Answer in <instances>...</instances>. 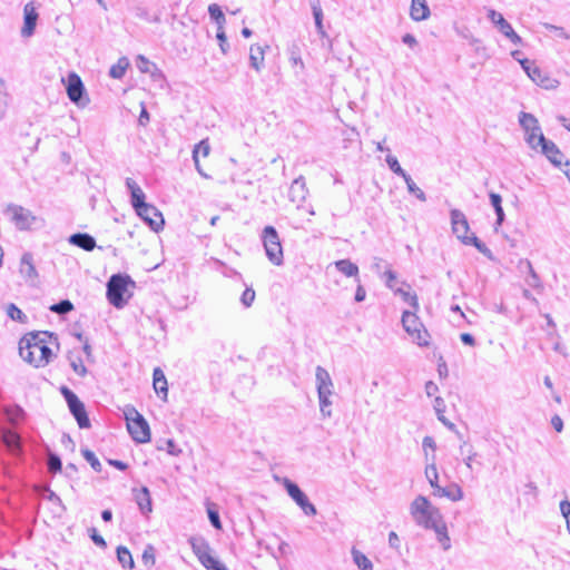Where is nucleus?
<instances>
[{"instance_id":"nucleus-1","label":"nucleus","mask_w":570,"mask_h":570,"mask_svg":"<svg viewBox=\"0 0 570 570\" xmlns=\"http://www.w3.org/2000/svg\"><path fill=\"white\" fill-rule=\"evenodd\" d=\"M50 345H56L59 350L57 334L49 331L29 332L19 341V354L23 361L36 368L45 367L55 356Z\"/></svg>"},{"instance_id":"nucleus-2","label":"nucleus","mask_w":570,"mask_h":570,"mask_svg":"<svg viewBox=\"0 0 570 570\" xmlns=\"http://www.w3.org/2000/svg\"><path fill=\"white\" fill-rule=\"evenodd\" d=\"M411 514L415 522L425 528L434 530L438 541L441 543L443 550H449L451 547L448 528L443 521V517L436 507H433L428 498L419 495L411 503Z\"/></svg>"},{"instance_id":"nucleus-3","label":"nucleus","mask_w":570,"mask_h":570,"mask_svg":"<svg viewBox=\"0 0 570 570\" xmlns=\"http://www.w3.org/2000/svg\"><path fill=\"white\" fill-rule=\"evenodd\" d=\"M129 286L135 287V281L127 274H114L106 285V297L110 305L122 308L131 297Z\"/></svg>"},{"instance_id":"nucleus-4","label":"nucleus","mask_w":570,"mask_h":570,"mask_svg":"<svg viewBox=\"0 0 570 570\" xmlns=\"http://www.w3.org/2000/svg\"><path fill=\"white\" fill-rule=\"evenodd\" d=\"M124 416L127 430L136 443H148L151 439L150 428L147 420L140 414L134 405L124 407Z\"/></svg>"},{"instance_id":"nucleus-5","label":"nucleus","mask_w":570,"mask_h":570,"mask_svg":"<svg viewBox=\"0 0 570 570\" xmlns=\"http://www.w3.org/2000/svg\"><path fill=\"white\" fill-rule=\"evenodd\" d=\"M59 392L63 396L69 412L75 417L78 426L80 429H89L91 423L83 402L66 385H61Z\"/></svg>"},{"instance_id":"nucleus-6","label":"nucleus","mask_w":570,"mask_h":570,"mask_svg":"<svg viewBox=\"0 0 570 570\" xmlns=\"http://www.w3.org/2000/svg\"><path fill=\"white\" fill-rule=\"evenodd\" d=\"M417 311H404L402 314V325L405 332L411 335L414 342L420 346H429V332L416 315Z\"/></svg>"},{"instance_id":"nucleus-7","label":"nucleus","mask_w":570,"mask_h":570,"mask_svg":"<svg viewBox=\"0 0 570 570\" xmlns=\"http://www.w3.org/2000/svg\"><path fill=\"white\" fill-rule=\"evenodd\" d=\"M262 240L269 262L276 266H281L284 262V256L276 228L274 226H266L263 229Z\"/></svg>"},{"instance_id":"nucleus-8","label":"nucleus","mask_w":570,"mask_h":570,"mask_svg":"<svg viewBox=\"0 0 570 570\" xmlns=\"http://www.w3.org/2000/svg\"><path fill=\"white\" fill-rule=\"evenodd\" d=\"M4 214L10 215L11 222L18 230H30L41 222L31 210L16 204H9L4 209Z\"/></svg>"},{"instance_id":"nucleus-9","label":"nucleus","mask_w":570,"mask_h":570,"mask_svg":"<svg viewBox=\"0 0 570 570\" xmlns=\"http://www.w3.org/2000/svg\"><path fill=\"white\" fill-rule=\"evenodd\" d=\"M283 485L291 499L302 509L306 515H315L317 510L309 501L306 493L292 480L285 478Z\"/></svg>"},{"instance_id":"nucleus-10","label":"nucleus","mask_w":570,"mask_h":570,"mask_svg":"<svg viewBox=\"0 0 570 570\" xmlns=\"http://www.w3.org/2000/svg\"><path fill=\"white\" fill-rule=\"evenodd\" d=\"M67 95L70 101L76 104L78 107H86L89 104V98L86 94L85 86L81 78L72 72L67 79Z\"/></svg>"},{"instance_id":"nucleus-11","label":"nucleus","mask_w":570,"mask_h":570,"mask_svg":"<svg viewBox=\"0 0 570 570\" xmlns=\"http://www.w3.org/2000/svg\"><path fill=\"white\" fill-rule=\"evenodd\" d=\"M487 18L497 27V29L508 38L513 45L521 46L522 38L514 31L511 23L494 9H488Z\"/></svg>"},{"instance_id":"nucleus-12","label":"nucleus","mask_w":570,"mask_h":570,"mask_svg":"<svg viewBox=\"0 0 570 570\" xmlns=\"http://www.w3.org/2000/svg\"><path fill=\"white\" fill-rule=\"evenodd\" d=\"M519 124L525 131V141L532 149H537L535 142L541 131L538 119L529 112L521 111L519 115Z\"/></svg>"},{"instance_id":"nucleus-13","label":"nucleus","mask_w":570,"mask_h":570,"mask_svg":"<svg viewBox=\"0 0 570 570\" xmlns=\"http://www.w3.org/2000/svg\"><path fill=\"white\" fill-rule=\"evenodd\" d=\"M135 212L153 232L158 233L164 228L165 220L163 214L153 204L147 203L146 208L139 207Z\"/></svg>"},{"instance_id":"nucleus-14","label":"nucleus","mask_w":570,"mask_h":570,"mask_svg":"<svg viewBox=\"0 0 570 570\" xmlns=\"http://www.w3.org/2000/svg\"><path fill=\"white\" fill-rule=\"evenodd\" d=\"M0 439L10 454L18 459L23 458V440L22 436L17 431L11 429H3Z\"/></svg>"},{"instance_id":"nucleus-15","label":"nucleus","mask_w":570,"mask_h":570,"mask_svg":"<svg viewBox=\"0 0 570 570\" xmlns=\"http://www.w3.org/2000/svg\"><path fill=\"white\" fill-rule=\"evenodd\" d=\"M535 145L541 147V153L553 166L561 168L564 155L552 140L547 139L542 132H539Z\"/></svg>"},{"instance_id":"nucleus-16","label":"nucleus","mask_w":570,"mask_h":570,"mask_svg":"<svg viewBox=\"0 0 570 570\" xmlns=\"http://www.w3.org/2000/svg\"><path fill=\"white\" fill-rule=\"evenodd\" d=\"M451 225L453 234L463 243L464 237H470L468 235L470 230V226L466 219V216L460 209H452L450 212Z\"/></svg>"},{"instance_id":"nucleus-17","label":"nucleus","mask_w":570,"mask_h":570,"mask_svg":"<svg viewBox=\"0 0 570 570\" xmlns=\"http://www.w3.org/2000/svg\"><path fill=\"white\" fill-rule=\"evenodd\" d=\"M19 273L26 279V282L35 284V281L38 278V272L33 263L32 253L26 252L22 254L20 259Z\"/></svg>"},{"instance_id":"nucleus-18","label":"nucleus","mask_w":570,"mask_h":570,"mask_svg":"<svg viewBox=\"0 0 570 570\" xmlns=\"http://www.w3.org/2000/svg\"><path fill=\"white\" fill-rule=\"evenodd\" d=\"M125 185L130 193V204L136 210L139 207L146 208V195L137 181L132 178H126Z\"/></svg>"},{"instance_id":"nucleus-19","label":"nucleus","mask_w":570,"mask_h":570,"mask_svg":"<svg viewBox=\"0 0 570 570\" xmlns=\"http://www.w3.org/2000/svg\"><path fill=\"white\" fill-rule=\"evenodd\" d=\"M38 17L39 16L33 3H27L23 9V27L21 29V35L23 37H30L35 33Z\"/></svg>"},{"instance_id":"nucleus-20","label":"nucleus","mask_w":570,"mask_h":570,"mask_svg":"<svg viewBox=\"0 0 570 570\" xmlns=\"http://www.w3.org/2000/svg\"><path fill=\"white\" fill-rule=\"evenodd\" d=\"M135 501L144 515H148L153 511L150 491L147 487L134 489Z\"/></svg>"},{"instance_id":"nucleus-21","label":"nucleus","mask_w":570,"mask_h":570,"mask_svg":"<svg viewBox=\"0 0 570 570\" xmlns=\"http://www.w3.org/2000/svg\"><path fill=\"white\" fill-rule=\"evenodd\" d=\"M68 242L86 252H91L97 246L95 237L88 233H75L69 236Z\"/></svg>"},{"instance_id":"nucleus-22","label":"nucleus","mask_w":570,"mask_h":570,"mask_svg":"<svg viewBox=\"0 0 570 570\" xmlns=\"http://www.w3.org/2000/svg\"><path fill=\"white\" fill-rule=\"evenodd\" d=\"M431 14L426 0H412L410 8V17L414 21H424Z\"/></svg>"},{"instance_id":"nucleus-23","label":"nucleus","mask_w":570,"mask_h":570,"mask_svg":"<svg viewBox=\"0 0 570 570\" xmlns=\"http://www.w3.org/2000/svg\"><path fill=\"white\" fill-rule=\"evenodd\" d=\"M316 389L317 393L326 392L333 393V381L330 373L322 366H317L315 370Z\"/></svg>"},{"instance_id":"nucleus-24","label":"nucleus","mask_w":570,"mask_h":570,"mask_svg":"<svg viewBox=\"0 0 570 570\" xmlns=\"http://www.w3.org/2000/svg\"><path fill=\"white\" fill-rule=\"evenodd\" d=\"M335 268L346 277H353L355 282H360L358 266L348 258L338 259L333 263Z\"/></svg>"},{"instance_id":"nucleus-25","label":"nucleus","mask_w":570,"mask_h":570,"mask_svg":"<svg viewBox=\"0 0 570 570\" xmlns=\"http://www.w3.org/2000/svg\"><path fill=\"white\" fill-rule=\"evenodd\" d=\"M307 194L308 190L306 188L305 178L299 176L298 178L294 179L289 187V197L292 202H303L305 200Z\"/></svg>"},{"instance_id":"nucleus-26","label":"nucleus","mask_w":570,"mask_h":570,"mask_svg":"<svg viewBox=\"0 0 570 570\" xmlns=\"http://www.w3.org/2000/svg\"><path fill=\"white\" fill-rule=\"evenodd\" d=\"M489 199H490V204L493 207V210L497 216L495 223H494V230L497 232L499 226H501L505 219V214H504V210L502 207V197L494 191H490Z\"/></svg>"},{"instance_id":"nucleus-27","label":"nucleus","mask_w":570,"mask_h":570,"mask_svg":"<svg viewBox=\"0 0 570 570\" xmlns=\"http://www.w3.org/2000/svg\"><path fill=\"white\" fill-rule=\"evenodd\" d=\"M153 385L155 389V392L158 396H161L164 400H166L168 394V384L166 376L161 368L156 367L153 373Z\"/></svg>"},{"instance_id":"nucleus-28","label":"nucleus","mask_w":570,"mask_h":570,"mask_svg":"<svg viewBox=\"0 0 570 570\" xmlns=\"http://www.w3.org/2000/svg\"><path fill=\"white\" fill-rule=\"evenodd\" d=\"M433 495L444 497L453 502H456L463 499V490L459 484L451 483L448 487L439 488L436 492H433Z\"/></svg>"},{"instance_id":"nucleus-29","label":"nucleus","mask_w":570,"mask_h":570,"mask_svg":"<svg viewBox=\"0 0 570 570\" xmlns=\"http://www.w3.org/2000/svg\"><path fill=\"white\" fill-rule=\"evenodd\" d=\"M529 78L544 89H553L558 86V81L547 76L539 67L532 68V72Z\"/></svg>"},{"instance_id":"nucleus-30","label":"nucleus","mask_w":570,"mask_h":570,"mask_svg":"<svg viewBox=\"0 0 570 570\" xmlns=\"http://www.w3.org/2000/svg\"><path fill=\"white\" fill-rule=\"evenodd\" d=\"M311 9L315 21L316 31L321 38H326L327 33L323 24V10L320 0L311 1Z\"/></svg>"},{"instance_id":"nucleus-31","label":"nucleus","mask_w":570,"mask_h":570,"mask_svg":"<svg viewBox=\"0 0 570 570\" xmlns=\"http://www.w3.org/2000/svg\"><path fill=\"white\" fill-rule=\"evenodd\" d=\"M463 244L469 245V246H474L488 259L494 261V255H493L492 250L474 234H471L470 237H464Z\"/></svg>"},{"instance_id":"nucleus-32","label":"nucleus","mask_w":570,"mask_h":570,"mask_svg":"<svg viewBox=\"0 0 570 570\" xmlns=\"http://www.w3.org/2000/svg\"><path fill=\"white\" fill-rule=\"evenodd\" d=\"M249 65L256 71L264 66V49L258 45H253L249 49Z\"/></svg>"},{"instance_id":"nucleus-33","label":"nucleus","mask_w":570,"mask_h":570,"mask_svg":"<svg viewBox=\"0 0 570 570\" xmlns=\"http://www.w3.org/2000/svg\"><path fill=\"white\" fill-rule=\"evenodd\" d=\"M116 554H117V560L121 564L122 568L129 569V570L135 568V562H134L132 556L126 547H124V546L117 547Z\"/></svg>"},{"instance_id":"nucleus-34","label":"nucleus","mask_w":570,"mask_h":570,"mask_svg":"<svg viewBox=\"0 0 570 570\" xmlns=\"http://www.w3.org/2000/svg\"><path fill=\"white\" fill-rule=\"evenodd\" d=\"M46 464H47L48 472L51 474H57V473L62 472V461H61L60 456L57 453L50 451L49 449L47 452Z\"/></svg>"},{"instance_id":"nucleus-35","label":"nucleus","mask_w":570,"mask_h":570,"mask_svg":"<svg viewBox=\"0 0 570 570\" xmlns=\"http://www.w3.org/2000/svg\"><path fill=\"white\" fill-rule=\"evenodd\" d=\"M130 66L128 58L121 57L118 59L117 63L112 65L109 69V76L114 79H121L127 68Z\"/></svg>"},{"instance_id":"nucleus-36","label":"nucleus","mask_w":570,"mask_h":570,"mask_svg":"<svg viewBox=\"0 0 570 570\" xmlns=\"http://www.w3.org/2000/svg\"><path fill=\"white\" fill-rule=\"evenodd\" d=\"M134 14L149 23H159L160 22V16L159 14H151L149 10L140 4H137L132 8Z\"/></svg>"},{"instance_id":"nucleus-37","label":"nucleus","mask_w":570,"mask_h":570,"mask_svg":"<svg viewBox=\"0 0 570 570\" xmlns=\"http://www.w3.org/2000/svg\"><path fill=\"white\" fill-rule=\"evenodd\" d=\"M189 543L191 546V549L194 553L197 556L198 560L200 561V557L204 556V553H210V547L208 542L203 538H190Z\"/></svg>"},{"instance_id":"nucleus-38","label":"nucleus","mask_w":570,"mask_h":570,"mask_svg":"<svg viewBox=\"0 0 570 570\" xmlns=\"http://www.w3.org/2000/svg\"><path fill=\"white\" fill-rule=\"evenodd\" d=\"M351 553H352V557H353V561L358 567V569H361V570H373L372 561L363 552H361L357 549L353 548Z\"/></svg>"},{"instance_id":"nucleus-39","label":"nucleus","mask_w":570,"mask_h":570,"mask_svg":"<svg viewBox=\"0 0 570 570\" xmlns=\"http://www.w3.org/2000/svg\"><path fill=\"white\" fill-rule=\"evenodd\" d=\"M207 570H224L226 566L212 553H204L199 561Z\"/></svg>"},{"instance_id":"nucleus-40","label":"nucleus","mask_w":570,"mask_h":570,"mask_svg":"<svg viewBox=\"0 0 570 570\" xmlns=\"http://www.w3.org/2000/svg\"><path fill=\"white\" fill-rule=\"evenodd\" d=\"M208 13L210 19L216 22L217 29H223L226 22V18L222 8L216 3L209 4Z\"/></svg>"},{"instance_id":"nucleus-41","label":"nucleus","mask_w":570,"mask_h":570,"mask_svg":"<svg viewBox=\"0 0 570 570\" xmlns=\"http://www.w3.org/2000/svg\"><path fill=\"white\" fill-rule=\"evenodd\" d=\"M7 315L12 321L19 322L20 324L28 323V316L14 303L7 305Z\"/></svg>"},{"instance_id":"nucleus-42","label":"nucleus","mask_w":570,"mask_h":570,"mask_svg":"<svg viewBox=\"0 0 570 570\" xmlns=\"http://www.w3.org/2000/svg\"><path fill=\"white\" fill-rule=\"evenodd\" d=\"M332 394L333 393H326V392L317 393L318 402H320V411L324 417H331V415H332V411H331L332 401L330 400Z\"/></svg>"},{"instance_id":"nucleus-43","label":"nucleus","mask_w":570,"mask_h":570,"mask_svg":"<svg viewBox=\"0 0 570 570\" xmlns=\"http://www.w3.org/2000/svg\"><path fill=\"white\" fill-rule=\"evenodd\" d=\"M10 96L6 89V80L0 77V120L4 118Z\"/></svg>"},{"instance_id":"nucleus-44","label":"nucleus","mask_w":570,"mask_h":570,"mask_svg":"<svg viewBox=\"0 0 570 570\" xmlns=\"http://www.w3.org/2000/svg\"><path fill=\"white\" fill-rule=\"evenodd\" d=\"M207 515L213 528L220 530L223 528L218 508L215 503H207Z\"/></svg>"},{"instance_id":"nucleus-45","label":"nucleus","mask_w":570,"mask_h":570,"mask_svg":"<svg viewBox=\"0 0 570 570\" xmlns=\"http://www.w3.org/2000/svg\"><path fill=\"white\" fill-rule=\"evenodd\" d=\"M73 304L69 299H61L56 304H52L49 309L58 315H66L73 309Z\"/></svg>"},{"instance_id":"nucleus-46","label":"nucleus","mask_w":570,"mask_h":570,"mask_svg":"<svg viewBox=\"0 0 570 570\" xmlns=\"http://www.w3.org/2000/svg\"><path fill=\"white\" fill-rule=\"evenodd\" d=\"M403 179L406 184L410 194L414 195L421 202L426 200L425 193L420 187L416 186V184L413 181L410 175H406Z\"/></svg>"},{"instance_id":"nucleus-47","label":"nucleus","mask_w":570,"mask_h":570,"mask_svg":"<svg viewBox=\"0 0 570 570\" xmlns=\"http://www.w3.org/2000/svg\"><path fill=\"white\" fill-rule=\"evenodd\" d=\"M81 455L90 464L94 471L100 472L102 465L96 454L89 449H81Z\"/></svg>"},{"instance_id":"nucleus-48","label":"nucleus","mask_w":570,"mask_h":570,"mask_svg":"<svg viewBox=\"0 0 570 570\" xmlns=\"http://www.w3.org/2000/svg\"><path fill=\"white\" fill-rule=\"evenodd\" d=\"M385 161L392 173L395 175L404 178L406 175H409L400 165L397 158L391 154H389L385 158Z\"/></svg>"},{"instance_id":"nucleus-49","label":"nucleus","mask_w":570,"mask_h":570,"mask_svg":"<svg viewBox=\"0 0 570 570\" xmlns=\"http://www.w3.org/2000/svg\"><path fill=\"white\" fill-rule=\"evenodd\" d=\"M444 409H445V403H444V400L441 397V396H436L434 399V410L436 412V415H438V419L446 426H449L450 429H453L454 428V424L451 423V422H448L446 419L444 417L443 415V412H444Z\"/></svg>"},{"instance_id":"nucleus-50","label":"nucleus","mask_w":570,"mask_h":570,"mask_svg":"<svg viewBox=\"0 0 570 570\" xmlns=\"http://www.w3.org/2000/svg\"><path fill=\"white\" fill-rule=\"evenodd\" d=\"M70 361V366L79 376L85 377L88 373L87 367L83 365L82 358L78 356L77 358H72L68 356Z\"/></svg>"},{"instance_id":"nucleus-51","label":"nucleus","mask_w":570,"mask_h":570,"mask_svg":"<svg viewBox=\"0 0 570 570\" xmlns=\"http://www.w3.org/2000/svg\"><path fill=\"white\" fill-rule=\"evenodd\" d=\"M210 153V145L208 138L202 139L198 144L195 145L193 149V156L199 157L202 154L204 157H207Z\"/></svg>"},{"instance_id":"nucleus-52","label":"nucleus","mask_w":570,"mask_h":570,"mask_svg":"<svg viewBox=\"0 0 570 570\" xmlns=\"http://www.w3.org/2000/svg\"><path fill=\"white\" fill-rule=\"evenodd\" d=\"M216 39L218 41V45H219L222 53L223 55H227L228 51H229V43L227 41V37H226L225 31H224V28L223 29H217Z\"/></svg>"},{"instance_id":"nucleus-53","label":"nucleus","mask_w":570,"mask_h":570,"mask_svg":"<svg viewBox=\"0 0 570 570\" xmlns=\"http://www.w3.org/2000/svg\"><path fill=\"white\" fill-rule=\"evenodd\" d=\"M399 292L402 294L403 301L407 303L413 308V311H419V299L416 294L404 292L402 289H399Z\"/></svg>"},{"instance_id":"nucleus-54","label":"nucleus","mask_w":570,"mask_h":570,"mask_svg":"<svg viewBox=\"0 0 570 570\" xmlns=\"http://www.w3.org/2000/svg\"><path fill=\"white\" fill-rule=\"evenodd\" d=\"M255 299V291L250 287H246L240 296V302L245 307H250Z\"/></svg>"},{"instance_id":"nucleus-55","label":"nucleus","mask_w":570,"mask_h":570,"mask_svg":"<svg viewBox=\"0 0 570 570\" xmlns=\"http://www.w3.org/2000/svg\"><path fill=\"white\" fill-rule=\"evenodd\" d=\"M7 414L11 423H17L26 415L24 410L20 405H16L14 409L12 411H8Z\"/></svg>"},{"instance_id":"nucleus-56","label":"nucleus","mask_w":570,"mask_h":570,"mask_svg":"<svg viewBox=\"0 0 570 570\" xmlns=\"http://www.w3.org/2000/svg\"><path fill=\"white\" fill-rule=\"evenodd\" d=\"M89 537H90V539L92 540V542L97 547H99L101 549H106L107 548L106 540L98 533L96 528H90L89 529Z\"/></svg>"},{"instance_id":"nucleus-57","label":"nucleus","mask_w":570,"mask_h":570,"mask_svg":"<svg viewBox=\"0 0 570 570\" xmlns=\"http://www.w3.org/2000/svg\"><path fill=\"white\" fill-rule=\"evenodd\" d=\"M142 561L146 566H153L155 563V549L153 546L148 544L142 552Z\"/></svg>"},{"instance_id":"nucleus-58","label":"nucleus","mask_w":570,"mask_h":570,"mask_svg":"<svg viewBox=\"0 0 570 570\" xmlns=\"http://www.w3.org/2000/svg\"><path fill=\"white\" fill-rule=\"evenodd\" d=\"M153 65L155 63L149 61L145 56H138L137 67L141 72L148 73L153 69Z\"/></svg>"},{"instance_id":"nucleus-59","label":"nucleus","mask_w":570,"mask_h":570,"mask_svg":"<svg viewBox=\"0 0 570 570\" xmlns=\"http://www.w3.org/2000/svg\"><path fill=\"white\" fill-rule=\"evenodd\" d=\"M43 497H45V499L52 502L53 504H57V505L63 508L60 497L56 492H53L50 488L46 489V494Z\"/></svg>"},{"instance_id":"nucleus-60","label":"nucleus","mask_w":570,"mask_h":570,"mask_svg":"<svg viewBox=\"0 0 570 570\" xmlns=\"http://www.w3.org/2000/svg\"><path fill=\"white\" fill-rule=\"evenodd\" d=\"M166 451L168 454L173 456H178L181 453V450L177 446L176 442L173 439H168L166 441Z\"/></svg>"},{"instance_id":"nucleus-61","label":"nucleus","mask_w":570,"mask_h":570,"mask_svg":"<svg viewBox=\"0 0 570 570\" xmlns=\"http://www.w3.org/2000/svg\"><path fill=\"white\" fill-rule=\"evenodd\" d=\"M150 120V115L148 112V110L146 109L145 105L141 104V110H140V114H139V117H138V124L140 126H147L148 122Z\"/></svg>"},{"instance_id":"nucleus-62","label":"nucleus","mask_w":570,"mask_h":570,"mask_svg":"<svg viewBox=\"0 0 570 570\" xmlns=\"http://www.w3.org/2000/svg\"><path fill=\"white\" fill-rule=\"evenodd\" d=\"M355 283L357 284V286H356L354 299H355V302L361 303L366 297V291H365L364 286L362 285L361 281L355 282Z\"/></svg>"},{"instance_id":"nucleus-63","label":"nucleus","mask_w":570,"mask_h":570,"mask_svg":"<svg viewBox=\"0 0 570 570\" xmlns=\"http://www.w3.org/2000/svg\"><path fill=\"white\" fill-rule=\"evenodd\" d=\"M148 73H150L154 81L163 82L166 80L164 72L156 65H153V69Z\"/></svg>"},{"instance_id":"nucleus-64","label":"nucleus","mask_w":570,"mask_h":570,"mask_svg":"<svg viewBox=\"0 0 570 570\" xmlns=\"http://www.w3.org/2000/svg\"><path fill=\"white\" fill-rule=\"evenodd\" d=\"M520 65L522 67V69L525 71V73L530 77L531 76V72H532V68H537L538 66L534 63V61L528 59V58H523L522 60H520Z\"/></svg>"}]
</instances>
